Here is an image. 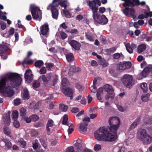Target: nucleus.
Here are the masks:
<instances>
[{"instance_id": "f257e3e1", "label": "nucleus", "mask_w": 152, "mask_h": 152, "mask_svg": "<svg viewBox=\"0 0 152 152\" xmlns=\"http://www.w3.org/2000/svg\"><path fill=\"white\" fill-rule=\"evenodd\" d=\"M110 127H100L94 133L96 139L99 141H113L117 138V132L120 123V119L117 117L110 118L109 119Z\"/></svg>"}, {"instance_id": "f03ea898", "label": "nucleus", "mask_w": 152, "mask_h": 152, "mask_svg": "<svg viewBox=\"0 0 152 152\" xmlns=\"http://www.w3.org/2000/svg\"><path fill=\"white\" fill-rule=\"evenodd\" d=\"M5 77L0 80V92L3 94L4 96L10 97L13 96L14 91L10 86L6 85L7 80L13 88L19 86L22 82V79L19 74L16 73H9Z\"/></svg>"}, {"instance_id": "7ed1b4c3", "label": "nucleus", "mask_w": 152, "mask_h": 152, "mask_svg": "<svg viewBox=\"0 0 152 152\" xmlns=\"http://www.w3.org/2000/svg\"><path fill=\"white\" fill-rule=\"evenodd\" d=\"M124 1L122 4V6L125 7L124 9H122L121 10L126 16L129 15L134 19L136 17L135 15V11L134 9L132 8L135 6H144L145 5V2L144 1L140 2L139 0H121Z\"/></svg>"}, {"instance_id": "20e7f679", "label": "nucleus", "mask_w": 152, "mask_h": 152, "mask_svg": "<svg viewBox=\"0 0 152 152\" xmlns=\"http://www.w3.org/2000/svg\"><path fill=\"white\" fill-rule=\"evenodd\" d=\"M91 4L90 5L91 9L92 12V15L94 23L95 24H99L102 25L106 24L108 22V19L104 15H101L97 13L98 7H96V5L93 6Z\"/></svg>"}, {"instance_id": "39448f33", "label": "nucleus", "mask_w": 152, "mask_h": 152, "mask_svg": "<svg viewBox=\"0 0 152 152\" xmlns=\"http://www.w3.org/2000/svg\"><path fill=\"white\" fill-rule=\"evenodd\" d=\"M29 11H30L34 19L41 20L42 12L39 8L35 7L34 5L31 4L29 7Z\"/></svg>"}, {"instance_id": "423d86ee", "label": "nucleus", "mask_w": 152, "mask_h": 152, "mask_svg": "<svg viewBox=\"0 0 152 152\" xmlns=\"http://www.w3.org/2000/svg\"><path fill=\"white\" fill-rule=\"evenodd\" d=\"M121 80L125 86L129 88L132 86L133 78L131 75L126 74L122 77Z\"/></svg>"}, {"instance_id": "0eeeda50", "label": "nucleus", "mask_w": 152, "mask_h": 152, "mask_svg": "<svg viewBox=\"0 0 152 152\" xmlns=\"http://www.w3.org/2000/svg\"><path fill=\"white\" fill-rule=\"evenodd\" d=\"M105 91L107 92V94L106 95L105 98L106 99L110 98L111 99H114V95L113 94L114 90L113 89L112 86L109 84H107L105 85L104 86Z\"/></svg>"}, {"instance_id": "6e6552de", "label": "nucleus", "mask_w": 152, "mask_h": 152, "mask_svg": "<svg viewBox=\"0 0 152 152\" xmlns=\"http://www.w3.org/2000/svg\"><path fill=\"white\" fill-rule=\"evenodd\" d=\"M52 78V76L50 74H48L46 75H43L41 76L39 80L40 82H43L44 85L46 86L50 80Z\"/></svg>"}, {"instance_id": "1a4fd4ad", "label": "nucleus", "mask_w": 152, "mask_h": 152, "mask_svg": "<svg viewBox=\"0 0 152 152\" xmlns=\"http://www.w3.org/2000/svg\"><path fill=\"white\" fill-rule=\"evenodd\" d=\"M26 81L28 83H30L33 80V75L32 74L30 69H28L26 70L24 74Z\"/></svg>"}, {"instance_id": "9d476101", "label": "nucleus", "mask_w": 152, "mask_h": 152, "mask_svg": "<svg viewBox=\"0 0 152 152\" xmlns=\"http://www.w3.org/2000/svg\"><path fill=\"white\" fill-rule=\"evenodd\" d=\"M62 91L65 95L70 97L71 99H72L73 91L71 88L66 87L62 88Z\"/></svg>"}, {"instance_id": "9b49d317", "label": "nucleus", "mask_w": 152, "mask_h": 152, "mask_svg": "<svg viewBox=\"0 0 152 152\" xmlns=\"http://www.w3.org/2000/svg\"><path fill=\"white\" fill-rule=\"evenodd\" d=\"M147 135L145 130L140 128L137 132V137L139 140L143 141Z\"/></svg>"}, {"instance_id": "f8f14e48", "label": "nucleus", "mask_w": 152, "mask_h": 152, "mask_svg": "<svg viewBox=\"0 0 152 152\" xmlns=\"http://www.w3.org/2000/svg\"><path fill=\"white\" fill-rule=\"evenodd\" d=\"M69 43L72 47L76 50H79L80 49L81 45L80 43L77 41L76 40H72L69 42Z\"/></svg>"}, {"instance_id": "ddd939ff", "label": "nucleus", "mask_w": 152, "mask_h": 152, "mask_svg": "<svg viewBox=\"0 0 152 152\" xmlns=\"http://www.w3.org/2000/svg\"><path fill=\"white\" fill-rule=\"evenodd\" d=\"M40 34L43 35L47 34L49 30L48 25L46 23L42 25L40 27Z\"/></svg>"}, {"instance_id": "4468645a", "label": "nucleus", "mask_w": 152, "mask_h": 152, "mask_svg": "<svg viewBox=\"0 0 152 152\" xmlns=\"http://www.w3.org/2000/svg\"><path fill=\"white\" fill-rule=\"evenodd\" d=\"M57 7H54L53 6L51 9V12L52 13V18L55 19H57L58 16L59 12L58 9L56 8Z\"/></svg>"}, {"instance_id": "2eb2a0df", "label": "nucleus", "mask_w": 152, "mask_h": 152, "mask_svg": "<svg viewBox=\"0 0 152 152\" xmlns=\"http://www.w3.org/2000/svg\"><path fill=\"white\" fill-rule=\"evenodd\" d=\"M81 69L79 67H76L75 66H73L71 67L68 72V75L70 76H72L74 72H80Z\"/></svg>"}, {"instance_id": "dca6fc26", "label": "nucleus", "mask_w": 152, "mask_h": 152, "mask_svg": "<svg viewBox=\"0 0 152 152\" xmlns=\"http://www.w3.org/2000/svg\"><path fill=\"white\" fill-rule=\"evenodd\" d=\"M87 3L88 4L89 8L91 9V7H90V4L92 3L93 5V6H94L95 4L96 5V7H98L97 6V4L99 6H100L101 5V1L100 0H93L91 1H90L89 0L88 1H87Z\"/></svg>"}, {"instance_id": "f3484780", "label": "nucleus", "mask_w": 152, "mask_h": 152, "mask_svg": "<svg viewBox=\"0 0 152 152\" xmlns=\"http://www.w3.org/2000/svg\"><path fill=\"white\" fill-rule=\"evenodd\" d=\"M83 145L82 140L80 139H78L77 140V142L75 144L74 146L77 150L81 151L83 150Z\"/></svg>"}, {"instance_id": "a211bd4d", "label": "nucleus", "mask_w": 152, "mask_h": 152, "mask_svg": "<svg viewBox=\"0 0 152 152\" xmlns=\"http://www.w3.org/2000/svg\"><path fill=\"white\" fill-rule=\"evenodd\" d=\"M23 99L24 100H28L30 98V95L29 94V92L27 88H24L23 92Z\"/></svg>"}, {"instance_id": "6ab92c4d", "label": "nucleus", "mask_w": 152, "mask_h": 152, "mask_svg": "<svg viewBox=\"0 0 152 152\" xmlns=\"http://www.w3.org/2000/svg\"><path fill=\"white\" fill-rule=\"evenodd\" d=\"M66 59L68 62L71 63L75 60L74 55L72 53L65 54Z\"/></svg>"}, {"instance_id": "aec40b11", "label": "nucleus", "mask_w": 152, "mask_h": 152, "mask_svg": "<svg viewBox=\"0 0 152 152\" xmlns=\"http://www.w3.org/2000/svg\"><path fill=\"white\" fill-rule=\"evenodd\" d=\"M150 72L149 67H146L143 69L140 73V75L144 77H145L148 75V73Z\"/></svg>"}, {"instance_id": "412c9836", "label": "nucleus", "mask_w": 152, "mask_h": 152, "mask_svg": "<svg viewBox=\"0 0 152 152\" xmlns=\"http://www.w3.org/2000/svg\"><path fill=\"white\" fill-rule=\"evenodd\" d=\"M146 46L145 44H142L139 45L137 48V51L139 53H141L145 51L146 49Z\"/></svg>"}, {"instance_id": "4be33fe9", "label": "nucleus", "mask_w": 152, "mask_h": 152, "mask_svg": "<svg viewBox=\"0 0 152 152\" xmlns=\"http://www.w3.org/2000/svg\"><path fill=\"white\" fill-rule=\"evenodd\" d=\"M69 85V82L66 78H64L62 79L61 81L62 88L67 87V86Z\"/></svg>"}, {"instance_id": "5701e85b", "label": "nucleus", "mask_w": 152, "mask_h": 152, "mask_svg": "<svg viewBox=\"0 0 152 152\" xmlns=\"http://www.w3.org/2000/svg\"><path fill=\"white\" fill-rule=\"evenodd\" d=\"M67 0H65L62 1H59L58 2L57 4H56V7H58V6L60 5L61 7H64V9H66V7H67Z\"/></svg>"}, {"instance_id": "b1692460", "label": "nucleus", "mask_w": 152, "mask_h": 152, "mask_svg": "<svg viewBox=\"0 0 152 152\" xmlns=\"http://www.w3.org/2000/svg\"><path fill=\"white\" fill-rule=\"evenodd\" d=\"M2 141L5 143V145L8 149H10L11 148L12 144L10 141L6 139H3L2 140Z\"/></svg>"}, {"instance_id": "393cba45", "label": "nucleus", "mask_w": 152, "mask_h": 152, "mask_svg": "<svg viewBox=\"0 0 152 152\" xmlns=\"http://www.w3.org/2000/svg\"><path fill=\"white\" fill-rule=\"evenodd\" d=\"M88 125L87 123H82L79 127V130L82 132L86 131L87 130V126Z\"/></svg>"}, {"instance_id": "a878e982", "label": "nucleus", "mask_w": 152, "mask_h": 152, "mask_svg": "<svg viewBox=\"0 0 152 152\" xmlns=\"http://www.w3.org/2000/svg\"><path fill=\"white\" fill-rule=\"evenodd\" d=\"M20 115L22 119L25 118V117L26 116V110L24 108L22 107L20 109Z\"/></svg>"}, {"instance_id": "bb28decb", "label": "nucleus", "mask_w": 152, "mask_h": 152, "mask_svg": "<svg viewBox=\"0 0 152 152\" xmlns=\"http://www.w3.org/2000/svg\"><path fill=\"white\" fill-rule=\"evenodd\" d=\"M141 88L144 93H147L148 91L147 84L145 83H142L141 84Z\"/></svg>"}, {"instance_id": "cd10ccee", "label": "nucleus", "mask_w": 152, "mask_h": 152, "mask_svg": "<svg viewBox=\"0 0 152 152\" xmlns=\"http://www.w3.org/2000/svg\"><path fill=\"white\" fill-rule=\"evenodd\" d=\"M10 111H8L7 113L4 116V118H5V121L7 122V124H10Z\"/></svg>"}, {"instance_id": "c85d7f7f", "label": "nucleus", "mask_w": 152, "mask_h": 152, "mask_svg": "<svg viewBox=\"0 0 152 152\" xmlns=\"http://www.w3.org/2000/svg\"><path fill=\"white\" fill-rule=\"evenodd\" d=\"M53 121L52 120H49L46 125V130L48 132H49L50 130V129L49 128V127H51L53 126Z\"/></svg>"}, {"instance_id": "c756f323", "label": "nucleus", "mask_w": 152, "mask_h": 152, "mask_svg": "<svg viewBox=\"0 0 152 152\" xmlns=\"http://www.w3.org/2000/svg\"><path fill=\"white\" fill-rule=\"evenodd\" d=\"M98 62L99 64L102 66V67H106L107 65V63L104 58L101 59L100 60H99Z\"/></svg>"}, {"instance_id": "7c9ffc66", "label": "nucleus", "mask_w": 152, "mask_h": 152, "mask_svg": "<svg viewBox=\"0 0 152 152\" xmlns=\"http://www.w3.org/2000/svg\"><path fill=\"white\" fill-rule=\"evenodd\" d=\"M103 91V89L102 88H99L97 90L96 93V96L99 100H100L102 99L100 96L102 94Z\"/></svg>"}, {"instance_id": "2f4dec72", "label": "nucleus", "mask_w": 152, "mask_h": 152, "mask_svg": "<svg viewBox=\"0 0 152 152\" xmlns=\"http://www.w3.org/2000/svg\"><path fill=\"white\" fill-rule=\"evenodd\" d=\"M145 143L147 144L150 143L152 141V137L149 135L147 134L144 140Z\"/></svg>"}, {"instance_id": "473e14b6", "label": "nucleus", "mask_w": 152, "mask_h": 152, "mask_svg": "<svg viewBox=\"0 0 152 152\" xmlns=\"http://www.w3.org/2000/svg\"><path fill=\"white\" fill-rule=\"evenodd\" d=\"M8 49V47L4 45H0V52L2 53H5Z\"/></svg>"}, {"instance_id": "72a5a7b5", "label": "nucleus", "mask_w": 152, "mask_h": 152, "mask_svg": "<svg viewBox=\"0 0 152 152\" xmlns=\"http://www.w3.org/2000/svg\"><path fill=\"white\" fill-rule=\"evenodd\" d=\"M12 116L13 120H17L18 116V111L16 110L13 111L12 113Z\"/></svg>"}, {"instance_id": "f704fd0d", "label": "nucleus", "mask_w": 152, "mask_h": 152, "mask_svg": "<svg viewBox=\"0 0 152 152\" xmlns=\"http://www.w3.org/2000/svg\"><path fill=\"white\" fill-rule=\"evenodd\" d=\"M44 63L42 60H38L35 62L34 66L40 68L43 64Z\"/></svg>"}, {"instance_id": "c9c22d12", "label": "nucleus", "mask_w": 152, "mask_h": 152, "mask_svg": "<svg viewBox=\"0 0 152 152\" xmlns=\"http://www.w3.org/2000/svg\"><path fill=\"white\" fill-rule=\"evenodd\" d=\"M59 108L62 111L65 112L67 110L68 106L63 104H60L59 105Z\"/></svg>"}, {"instance_id": "e433bc0d", "label": "nucleus", "mask_w": 152, "mask_h": 152, "mask_svg": "<svg viewBox=\"0 0 152 152\" xmlns=\"http://www.w3.org/2000/svg\"><path fill=\"white\" fill-rule=\"evenodd\" d=\"M3 129L4 133L7 135L9 136L11 132L10 129L7 127H5Z\"/></svg>"}, {"instance_id": "4c0bfd02", "label": "nucleus", "mask_w": 152, "mask_h": 152, "mask_svg": "<svg viewBox=\"0 0 152 152\" xmlns=\"http://www.w3.org/2000/svg\"><path fill=\"white\" fill-rule=\"evenodd\" d=\"M67 125L69 126L68 129V134H71L74 130V126L72 124H68Z\"/></svg>"}, {"instance_id": "58836bf2", "label": "nucleus", "mask_w": 152, "mask_h": 152, "mask_svg": "<svg viewBox=\"0 0 152 152\" xmlns=\"http://www.w3.org/2000/svg\"><path fill=\"white\" fill-rule=\"evenodd\" d=\"M40 85V82L38 80H34L33 82V86L35 88L39 87Z\"/></svg>"}, {"instance_id": "ea45409f", "label": "nucleus", "mask_w": 152, "mask_h": 152, "mask_svg": "<svg viewBox=\"0 0 152 152\" xmlns=\"http://www.w3.org/2000/svg\"><path fill=\"white\" fill-rule=\"evenodd\" d=\"M117 69L118 70H124L125 68L124 66V63H120L118 65Z\"/></svg>"}, {"instance_id": "a19ab883", "label": "nucleus", "mask_w": 152, "mask_h": 152, "mask_svg": "<svg viewBox=\"0 0 152 152\" xmlns=\"http://www.w3.org/2000/svg\"><path fill=\"white\" fill-rule=\"evenodd\" d=\"M149 94H148L142 95L141 99L143 102H146L148 99Z\"/></svg>"}, {"instance_id": "79ce46f5", "label": "nucleus", "mask_w": 152, "mask_h": 152, "mask_svg": "<svg viewBox=\"0 0 152 152\" xmlns=\"http://www.w3.org/2000/svg\"><path fill=\"white\" fill-rule=\"evenodd\" d=\"M126 47L127 51L130 53H133V50L132 49L130 44L128 43L126 45Z\"/></svg>"}, {"instance_id": "37998d69", "label": "nucleus", "mask_w": 152, "mask_h": 152, "mask_svg": "<svg viewBox=\"0 0 152 152\" xmlns=\"http://www.w3.org/2000/svg\"><path fill=\"white\" fill-rule=\"evenodd\" d=\"M60 35L61 39H64L66 38L67 37V34L63 31L60 32Z\"/></svg>"}, {"instance_id": "c03bdc74", "label": "nucleus", "mask_w": 152, "mask_h": 152, "mask_svg": "<svg viewBox=\"0 0 152 152\" xmlns=\"http://www.w3.org/2000/svg\"><path fill=\"white\" fill-rule=\"evenodd\" d=\"M33 63V61L32 60H29L27 61L24 59L22 62L23 64H31Z\"/></svg>"}, {"instance_id": "a18cd8bd", "label": "nucleus", "mask_w": 152, "mask_h": 152, "mask_svg": "<svg viewBox=\"0 0 152 152\" xmlns=\"http://www.w3.org/2000/svg\"><path fill=\"white\" fill-rule=\"evenodd\" d=\"M0 56H1V58L4 60L6 59L8 57L7 53H2L0 52Z\"/></svg>"}, {"instance_id": "49530a36", "label": "nucleus", "mask_w": 152, "mask_h": 152, "mask_svg": "<svg viewBox=\"0 0 152 152\" xmlns=\"http://www.w3.org/2000/svg\"><path fill=\"white\" fill-rule=\"evenodd\" d=\"M125 69H129L132 66V64L130 62H126L124 63Z\"/></svg>"}, {"instance_id": "de8ad7c7", "label": "nucleus", "mask_w": 152, "mask_h": 152, "mask_svg": "<svg viewBox=\"0 0 152 152\" xmlns=\"http://www.w3.org/2000/svg\"><path fill=\"white\" fill-rule=\"evenodd\" d=\"M0 25L1 26V28L4 30L5 29L6 27V23L3 21H0Z\"/></svg>"}, {"instance_id": "09e8293b", "label": "nucleus", "mask_w": 152, "mask_h": 152, "mask_svg": "<svg viewBox=\"0 0 152 152\" xmlns=\"http://www.w3.org/2000/svg\"><path fill=\"white\" fill-rule=\"evenodd\" d=\"M86 39L91 42L94 41V39L91 35L88 34H86Z\"/></svg>"}, {"instance_id": "8fccbe9b", "label": "nucleus", "mask_w": 152, "mask_h": 152, "mask_svg": "<svg viewBox=\"0 0 152 152\" xmlns=\"http://www.w3.org/2000/svg\"><path fill=\"white\" fill-rule=\"evenodd\" d=\"M38 132L35 129H33L31 132V135L32 137H34L37 135Z\"/></svg>"}, {"instance_id": "3c124183", "label": "nucleus", "mask_w": 152, "mask_h": 152, "mask_svg": "<svg viewBox=\"0 0 152 152\" xmlns=\"http://www.w3.org/2000/svg\"><path fill=\"white\" fill-rule=\"evenodd\" d=\"M13 125L16 128H18L20 126V124L19 121L17 120H14Z\"/></svg>"}, {"instance_id": "603ef678", "label": "nucleus", "mask_w": 152, "mask_h": 152, "mask_svg": "<svg viewBox=\"0 0 152 152\" xmlns=\"http://www.w3.org/2000/svg\"><path fill=\"white\" fill-rule=\"evenodd\" d=\"M45 64L48 70H50L54 66L53 64L52 63H45Z\"/></svg>"}, {"instance_id": "864d4df0", "label": "nucleus", "mask_w": 152, "mask_h": 152, "mask_svg": "<svg viewBox=\"0 0 152 152\" xmlns=\"http://www.w3.org/2000/svg\"><path fill=\"white\" fill-rule=\"evenodd\" d=\"M18 27L19 28H22L23 30L24 31H25L26 30V29L24 26L22 25L21 23V21L20 20H18Z\"/></svg>"}, {"instance_id": "5fc2aeb1", "label": "nucleus", "mask_w": 152, "mask_h": 152, "mask_svg": "<svg viewBox=\"0 0 152 152\" xmlns=\"http://www.w3.org/2000/svg\"><path fill=\"white\" fill-rule=\"evenodd\" d=\"M101 148V146L99 144H96L94 146V150L96 151H97L100 150Z\"/></svg>"}, {"instance_id": "6e6d98bb", "label": "nucleus", "mask_w": 152, "mask_h": 152, "mask_svg": "<svg viewBox=\"0 0 152 152\" xmlns=\"http://www.w3.org/2000/svg\"><path fill=\"white\" fill-rule=\"evenodd\" d=\"M137 124H137V122L134 121L132 124L130 126L129 128V129L130 130H132L134 129L137 126Z\"/></svg>"}, {"instance_id": "4d7b16f0", "label": "nucleus", "mask_w": 152, "mask_h": 152, "mask_svg": "<svg viewBox=\"0 0 152 152\" xmlns=\"http://www.w3.org/2000/svg\"><path fill=\"white\" fill-rule=\"evenodd\" d=\"M32 120L34 121H36L38 120L39 118L38 116L36 115H33L31 116Z\"/></svg>"}, {"instance_id": "13d9d810", "label": "nucleus", "mask_w": 152, "mask_h": 152, "mask_svg": "<svg viewBox=\"0 0 152 152\" xmlns=\"http://www.w3.org/2000/svg\"><path fill=\"white\" fill-rule=\"evenodd\" d=\"M21 101L20 99H17L14 100V104L16 105H18L21 103Z\"/></svg>"}, {"instance_id": "bf43d9fd", "label": "nucleus", "mask_w": 152, "mask_h": 152, "mask_svg": "<svg viewBox=\"0 0 152 152\" xmlns=\"http://www.w3.org/2000/svg\"><path fill=\"white\" fill-rule=\"evenodd\" d=\"M116 48L115 47H112L109 49H107V50L109 52L111 53H114L116 50Z\"/></svg>"}, {"instance_id": "052dcab7", "label": "nucleus", "mask_w": 152, "mask_h": 152, "mask_svg": "<svg viewBox=\"0 0 152 152\" xmlns=\"http://www.w3.org/2000/svg\"><path fill=\"white\" fill-rule=\"evenodd\" d=\"M40 142L42 145L45 148H47V144L45 142V141L43 139H40Z\"/></svg>"}, {"instance_id": "680f3d73", "label": "nucleus", "mask_w": 152, "mask_h": 152, "mask_svg": "<svg viewBox=\"0 0 152 152\" xmlns=\"http://www.w3.org/2000/svg\"><path fill=\"white\" fill-rule=\"evenodd\" d=\"M46 70L45 67H42L40 70L39 72L41 74H44L46 73Z\"/></svg>"}, {"instance_id": "e2e57ef3", "label": "nucleus", "mask_w": 152, "mask_h": 152, "mask_svg": "<svg viewBox=\"0 0 152 152\" xmlns=\"http://www.w3.org/2000/svg\"><path fill=\"white\" fill-rule=\"evenodd\" d=\"M2 11L0 10V20L2 19L4 20H7V16L6 15H2Z\"/></svg>"}, {"instance_id": "0e129e2a", "label": "nucleus", "mask_w": 152, "mask_h": 152, "mask_svg": "<svg viewBox=\"0 0 152 152\" xmlns=\"http://www.w3.org/2000/svg\"><path fill=\"white\" fill-rule=\"evenodd\" d=\"M75 86L80 91H82L83 90L82 86L78 83L76 84Z\"/></svg>"}, {"instance_id": "69168bd1", "label": "nucleus", "mask_w": 152, "mask_h": 152, "mask_svg": "<svg viewBox=\"0 0 152 152\" xmlns=\"http://www.w3.org/2000/svg\"><path fill=\"white\" fill-rule=\"evenodd\" d=\"M121 57L120 54L118 53H115L113 55V58L114 59H117Z\"/></svg>"}, {"instance_id": "338daca9", "label": "nucleus", "mask_w": 152, "mask_h": 152, "mask_svg": "<svg viewBox=\"0 0 152 152\" xmlns=\"http://www.w3.org/2000/svg\"><path fill=\"white\" fill-rule=\"evenodd\" d=\"M144 14L146 15V18H148L149 16L152 17V12L150 11L149 12H147L145 11L144 12Z\"/></svg>"}, {"instance_id": "774afa93", "label": "nucleus", "mask_w": 152, "mask_h": 152, "mask_svg": "<svg viewBox=\"0 0 152 152\" xmlns=\"http://www.w3.org/2000/svg\"><path fill=\"white\" fill-rule=\"evenodd\" d=\"M66 152H75V150L72 146L68 147Z\"/></svg>"}]
</instances>
